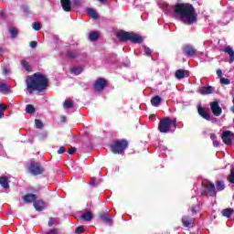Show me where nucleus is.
<instances>
[{
    "label": "nucleus",
    "instance_id": "obj_27",
    "mask_svg": "<svg viewBox=\"0 0 234 234\" xmlns=\"http://www.w3.org/2000/svg\"><path fill=\"white\" fill-rule=\"evenodd\" d=\"M23 199L27 203L34 202V200H36V195L30 194V195L24 196Z\"/></svg>",
    "mask_w": 234,
    "mask_h": 234
},
{
    "label": "nucleus",
    "instance_id": "obj_44",
    "mask_svg": "<svg viewBox=\"0 0 234 234\" xmlns=\"http://www.w3.org/2000/svg\"><path fill=\"white\" fill-rule=\"evenodd\" d=\"M30 47H31V48H36V47H37V42H36V41H31V42H30Z\"/></svg>",
    "mask_w": 234,
    "mask_h": 234
},
{
    "label": "nucleus",
    "instance_id": "obj_58",
    "mask_svg": "<svg viewBox=\"0 0 234 234\" xmlns=\"http://www.w3.org/2000/svg\"><path fill=\"white\" fill-rule=\"evenodd\" d=\"M100 3H105V0H99Z\"/></svg>",
    "mask_w": 234,
    "mask_h": 234
},
{
    "label": "nucleus",
    "instance_id": "obj_37",
    "mask_svg": "<svg viewBox=\"0 0 234 234\" xmlns=\"http://www.w3.org/2000/svg\"><path fill=\"white\" fill-rule=\"evenodd\" d=\"M32 27H33V29L34 30H41V24H39V23H37V22H36V23H33V25H32Z\"/></svg>",
    "mask_w": 234,
    "mask_h": 234
},
{
    "label": "nucleus",
    "instance_id": "obj_41",
    "mask_svg": "<svg viewBox=\"0 0 234 234\" xmlns=\"http://www.w3.org/2000/svg\"><path fill=\"white\" fill-rule=\"evenodd\" d=\"M55 222H56V218H49V221H48L49 228H52V226H54Z\"/></svg>",
    "mask_w": 234,
    "mask_h": 234
},
{
    "label": "nucleus",
    "instance_id": "obj_33",
    "mask_svg": "<svg viewBox=\"0 0 234 234\" xmlns=\"http://www.w3.org/2000/svg\"><path fill=\"white\" fill-rule=\"evenodd\" d=\"M228 181L230 184H234V167L232 169H230V174L228 176Z\"/></svg>",
    "mask_w": 234,
    "mask_h": 234
},
{
    "label": "nucleus",
    "instance_id": "obj_38",
    "mask_svg": "<svg viewBox=\"0 0 234 234\" xmlns=\"http://www.w3.org/2000/svg\"><path fill=\"white\" fill-rule=\"evenodd\" d=\"M220 83H222L223 85H229V83H231V81H229V79L221 78L220 79Z\"/></svg>",
    "mask_w": 234,
    "mask_h": 234
},
{
    "label": "nucleus",
    "instance_id": "obj_48",
    "mask_svg": "<svg viewBox=\"0 0 234 234\" xmlns=\"http://www.w3.org/2000/svg\"><path fill=\"white\" fill-rule=\"evenodd\" d=\"M6 109V105L5 104H0V111H3L5 112V110Z\"/></svg>",
    "mask_w": 234,
    "mask_h": 234
},
{
    "label": "nucleus",
    "instance_id": "obj_56",
    "mask_svg": "<svg viewBox=\"0 0 234 234\" xmlns=\"http://www.w3.org/2000/svg\"><path fill=\"white\" fill-rule=\"evenodd\" d=\"M67 118L65 116L61 117V122H66Z\"/></svg>",
    "mask_w": 234,
    "mask_h": 234
},
{
    "label": "nucleus",
    "instance_id": "obj_36",
    "mask_svg": "<svg viewBox=\"0 0 234 234\" xmlns=\"http://www.w3.org/2000/svg\"><path fill=\"white\" fill-rule=\"evenodd\" d=\"M37 129H43V122L40 120H35Z\"/></svg>",
    "mask_w": 234,
    "mask_h": 234
},
{
    "label": "nucleus",
    "instance_id": "obj_13",
    "mask_svg": "<svg viewBox=\"0 0 234 234\" xmlns=\"http://www.w3.org/2000/svg\"><path fill=\"white\" fill-rule=\"evenodd\" d=\"M197 112L199 116H202L204 118V120H207V122L211 121V117L209 116V113H207V111H206V109L203 108L202 106H199L197 108Z\"/></svg>",
    "mask_w": 234,
    "mask_h": 234
},
{
    "label": "nucleus",
    "instance_id": "obj_34",
    "mask_svg": "<svg viewBox=\"0 0 234 234\" xmlns=\"http://www.w3.org/2000/svg\"><path fill=\"white\" fill-rule=\"evenodd\" d=\"M0 92H8V86L5 83L0 82Z\"/></svg>",
    "mask_w": 234,
    "mask_h": 234
},
{
    "label": "nucleus",
    "instance_id": "obj_50",
    "mask_svg": "<svg viewBox=\"0 0 234 234\" xmlns=\"http://www.w3.org/2000/svg\"><path fill=\"white\" fill-rule=\"evenodd\" d=\"M210 138H211L212 142H215V140H217V135L216 134H211Z\"/></svg>",
    "mask_w": 234,
    "mask_h": 234
},
{
    "label": "nucleus",
    "instance_id": "obj_21",
    "mask_svg": "<svg viewBox=\"0 0 234 234\" xmlns=\"http://www.w3.org/2000/svg\"><path fill=\"white\" fill-rule=\"evenodd\" d=\"M233 208H225L221 211L222 216L226 217V218H231V215H233Z\"/></svg>",
    "mask_w": 234,
    "mask_h": 234
},
{
    "label": "nucleus",
    "instance_id": "obj_30",
    "mask_svg": "<svg viewBox=\"0 0 234 234\" xmlns=\"http://www.w3.org/2000/svg\"><path fill=\"white\" fill-rule=\"evenodd\" d=\"M83 72V68H72L71 73L75 74V76H80Z\"/></svg>",
    "mask_w": 234,
    "mask_h": 234
},
{
    "label": "nucleus",
    "instance_id": "obj_51",
    "mask_svg": "<svg viewBox=\"0 0 234 234\" xmlns=\"http://www.w3.org/2000/svg\"><path fill=\"white\" fill-rule=\"evenodd\" d=\"M74 5H81V0H73Z\"/></svg>",
    "mask_w": 234,
    "mask_h": 234
},
{
    "label": "nucleus",
    "instance_id": "obj_53",
    "mask_svg": "<svg viewBox=\"0 0 234 234\" xmlns=\"http://www.w3.org/2000/svg\"><path fill=\"white\" fill-rule=\"evenodd\" d=\"M9 72H10V70H9L8 69H4V74L6 75V74H8Z\"/></svg>",
    "mask_w": 234,
    "mask_h": 234
},
{
    "label": "nucleus",
    "instance_id": "obj_22",
    "mask_svg": "<svg viewBox=\"0 0 234 234\" xmlns=\"http://www.w3.org/2000/svg\"><path fill=\"white\" fill-rule=\"evenodd\" d=\"M0 186H2V187H4V189H8V187L10 186L8 185V177L0 176Z\"/></svg>",
    "mask_w": 234,
    "mask_h": 234
},
{
    "label": "nucleus",
    "instance_id": "obj_11",
    "mask_svg": "<svg viewBox=\"0 0 234 234\" xmlns=\"http://www.w3.org/2000/svg\"><path fill=\"white\" fill-rule=\"evenodd\" d=\"M107 87V80L105 79H98L94 83L95 90H103Z\"/></svg>",
    "mask_w": 234,
    "mask_h": 234
},
{
    "label": "nucleus",
    "instance_id": "obj_17",
    "mask_svg": "<svg viewBox=\"0 0 234 234\" xmlns=\"http://www.w3.org/2000/svg\"><path fill=\"white\" fill-rule=\"evenodd\" d=\"M34 207L37 209V211H43V209L47 207V203L43 200H37L34 203Z\"/></svg>",
    "mask_w": 234,
    "mask_h": 234
},
{
    "label": "nucleus",
    "instance_id": "obj_6",
    "mask_svg": "<svg viewBox=\"0 0 234 234\" xmlns=\"http://www.w3.org/2000/svg\"><path fill=\"white\" fill-rule=\"evenodd\" d=\"M182 52L186 58H195L198 50L191 44H185L182 47Z\"/></svg>",
    "mask_w": 234,
    "mask_h": 234
},
{
    "label": "nucleus",
    "instance_id": "obj_47",
    "mask_svg": "<svg viewBox=\"0 0 234 234\" xmlns=\"http://www.w3.org/2000/svg\"><path fill=\"white\" fill-rule=\"evenodd\" d=\"M46 234H58V229H51L50 231L47 232Z\"/></svg>",
    "mask_w": 234,
    "mask_h": 234
},
{
    "label": "nucleus",
    "instance_id": "obj_14",
    "mask_svg": "<svg viewBox=\"0 0 234 234\" xmlns=\"http://www.w3.org/2000/svg\"><path fill=\"white\" fill-rule=\"evenodd\" d=\"M176 78L177 80H184V78L186 76L188 78L189 71L186 69H177L175 74Z\"/></svg>",
    "mask_w": 234,
    "mask_h": 234
},
{
    "label": "nucleus",
    "instance_id": "obj_45",
    "mask_svg": "<svg viewBox=\"0 0 234 234\" xmlns=\"http://www.w3.org/2000/svg\"><path fill=\"white\" fill-rule=\"evenodd\" d=\"M213 145L214 147H218L220 145V142H218V140L216 139L213 141Z\"/></svg>",
    "mask_w": 234,
    "mask_h": 234
},
{
    "label": "nucleus",
    "instance_id": "obj_18",
    "mask_svg": "<svg viewBox=\"0 0 234 234\" xmlns=\"http://www.w3.org/2000/svg\"><path fill=\"white\" fill-rule=\"evenodd\" d=\"M60 3L62 5V8H63V10H65V12H70V10H72V5L70 4V0H60Z\"/></svg>",
    "mask_w": 234,
    "mask_h": 234
},
{
    "label": "nucleus",
    "instance_id": "obj_52",
    "mask_svg": "<svg viewBox=\"0 0 234 234\" xmlns=\"http://www.w3.org/2000/svg\"><path fill=\"white\" fill-rule=\"evenodd\" d=\"M191 211H192V213H194V214H197V208H196L195 207H192Z\"/></svg>",
    "mask_w": 234,
    "mask_h": 234
},
{
    "label": "nucleus",
    "instance_id": "obj_23",
    "mask_svg": "<svg viewBox=\"0 0 234 234\" xmlns=\"http://www.w3.org/2000/svg\"><path fill=\"white\" fill-rule=\"evenodd\" d=\"M80 218L86 222H89L92 220V213H90V211H86L85 213L81 214Z\"/></svg>",
    "mask_w": 234,
    "mask_h": 234
},
{
    "label": "nucleus",
    "instance_id": "obj_55",
    "mask_svg": "<svg viewBox=\"0 0 234 234\" xmlns=\"http://www.w3.org/2000/svg\"><path fill=\"white\" fill-rule=\"evenodd\" d=\"M90 185H91V186H96V182H94V179H91Z\"/></svg>",
    "mask_w": 234,
    "mask_h": 234
},
{
    "label": "nucleus",
    "instance_id": "obj_2",
    "mask_svg": "<svg viewBox=\"0 0 234 234\" xmlns=\"http://www.w3.org/2000/svg\"><path fill=\"white\" fill-rule=\"evenodd\" d=\"M26 83L27 92L33 94L34 90H37L38 92L45 90V89L48 87V79L41 73H35L34 75L27 77Z\"/></svg>",
    "mask_w": 234,
    "mask_h": 234
},
{
    "label": "nucleus",
    "instance_id": "obj_20",
    "mask_svg": "<svg viewBox=\"0 0 234 234\" xmlns=\"http://www.w3.org/2000/svg\"><path fill=\"white\" fill-rule=\"evenodd\" d=\"M160 103H162V98L160 96L156 95L151 99V104L154 107H158V105H160Z\"/></svg>",
    "mask_w": 234,
    "mask_h": 234
},
{
    "label": "nucleus",
    "instance_id": "obj_5",
    "mask_svg": "<svg viewBox=\"0 0 234 234\" xmlns=\"http://www.w3.org/2000/svg\"><path fill=\"white\" fill-rule=\"evenodd\" d=\"M27 169L29 173H31V175H34L35 176H37V175H43V171H45V169H43V166H41L39 163L34 161H30L28 163Z\"/></svg>",
    "mask_w": 234,
    "mask_h": 234
},
{
    "label": "nucleus",
    "instance_id": "obj_57",
    "mask_svg": "<svg viewBox=\"0 0 234 234\" xmlns=\"http://www.w3.org/2000/svg\"><path fill=\"white\" fill-rule=\"evenodd\" d=\"M231 112L234 114V106L231 108Z\"/></svg>",
    "mask_w": 234,
    "mask_h": 234
},
{
    "label": "nucleus",
    "instance_id": "obj_35",
    "mask_svg": "<svg viewBox=\"0 0 234 234\" xmlns=\"http://www.w3.org/2000/svg\"><path fill=\"white\" fill-rule=\"evenodd\" d=\"M63 105L65 109H72L74 104L71 102V101H65Z\"/></svg>",
    "mask_w": 234,
    "mask_h": 234
},
{
    "label": "nucleus",
    "instance_id": "obj_7",
    "mask_svg": "<svg viewBox=\"0 0 234 234\" xmlns=\"http://www.w3.org/2000/svg\"><path fill=\"white\" fill-rule=\"evenodd\" d=\"M201 195L209 196V197H217V188H215V184L208 183L205 186V189L201 191Z\"/></svg>",
    "mask_w": 234,
    "mask_h": 234
},
{
    "label": "nucleus",
    "instance_id": "obj_1",
    "mask_svg": "<svg viewBox=\"0 0 234 234\" xmlns=\"http://www.w3.org/2000/svg\"><path fill=\"white\" fill-rule=\"evenodd\" d=\"M174 12L180 16V21H182L184 25L191 26L198 21V14H197V10L191 4H176L174 6Z\"/></svg>",
    "mask_w": 234,
    "mask_h": 234
},
{
    "label": "nucleus",
    "instance_id": "obj_12",
    "mask_svg": "<svg viewBox=\"0 0 234 234\" xmlns=\"http://www.w3.org/2000/svg\"><path fill=\"white\" fill-rule=\"evenodd\" d=\"M213 90H215V89L212 86H203L199 88L198 92L202 96H206L207 94H213Z\"/></svg>",
    "mask_w": 234,
    "mask_h": 234
},
{
    "label": "nucleus",
    "instance_id": "obj_29",
    "mask_svg": "<svg viewBox=\"0 0 234 234\" xmlns=\"http://www.w3.org/2000/svg\"><path fill=\"white\" fill-rule=\"evenodd\" d=\"M9 33L11 34V37L14 39L17 37V34L19 33V31L16 27H10Z\"/></svg>",
    "mask_w": 234,
    "mask_h": 234
},
{
    "label": "nucleus",
    "instance_id": "obj_28",
    "mask_svg": "<svg viewBox=\"0 0 234 234\" xmlns=\"http://www.w3.org/2000/svg\"><path fill=\"white\" fill-rule=\"evenodd\" d=\"M21 65L27 72L32 70V67H30V64H28V61L27 60H21Z\"/></svg>",
    "mask_w": 234,
    "mask_h": 234
},
{
    "label": "nucleus",
    "instance_id": "obj_25",
    "mask_svg": "<svg viewBox=\"0 0 234 234\" xmlns=\"http://www.w3.org/2000/svg\"><path fill=\"white\" fill-rule=\"evenodd\" d=\"M98 37H100V33L98 31H93L89 34L90 41H97Z\"/></svg>",
    "mask_w": 234,
    "mask_h": 234
},
{
    "label": "nucleus",
    "instance_id": "obj_15",
    "mask_svg": "<svg viewBox=\"0 0 234 234\" xmlns=\"http://www.w3.org/2000/svg\"><path fill=\"white\" fill-rule=\"evenodd\" d=\"M193 222H195V218H191V216H184L182 218V224L185 228H189Z\"/></svg>",
    "mask_w": 234,
    "mask_h": 234
},
{
    "label": "nucleus",
    "instance_id": "obj_32",
    "mask_svg": "<svg viewBox=\"0 0 234 234\" xmlns=\"http://www.w3.org/2000/svg\"><path fill=\"white\" fill-rule=\"evenodd\" d=\"M26 112H28V114H34L36 112V108L32 104H29L26 107Z\"/></svg>",
    "mask_w": 234,
    "mask_h": 234
},
{
    "label": "nucleus",
    "instance_id": "obj_3",
    "mask_svg": "<svg viewBox=\"0 0 234 234\" xmlns=\"http://www.w3.org/2000/svg\"><path fill=\"white\" fill-rule=\"evenodd\" d=\"M118 39L121 43H126L127 41H130L133 45H142L144 43V37L141 35L122 29L118 31Z\"/></svg>",
    "mask_w": 234,
    "mask_h": 234
},
{
    "label": "nucleus",
    "instance_id": "obj_59",
    "mask_svg": "<svg viewBox=\"0 0 234 234\" xmlns=\"http://www.w3.org/2000/svg\"><path fill=\"white\" fill-rule=\"evenodd\" d=\"M120 112H123V108H120Z\"/></svg>",
    "mask_w": 234,
    "mask_h": 234
},
{
    "label": "nucleus",
    "instance_id": "obj_39",
    "mask_svg": "<svg viewBox=\"0 0 234 234\" xmlns=\"http://www.w3.org/2000/svg\"><path fill=\"white\" fill-rule=\"evenodd\" d=\"M144 54H145V56H148V57H149V56H152L153 50H151V48L145 47V48H144Z\"/></svg>",
    "mask_w": 234,
    "mask_h": 234
},
{
    "label": "nucleus",
    "instance_id": "obj_46",
    "mask_svg": "<svg viewBox=\"0 0 234 234\" xmlns=\"http://www.w3.org/2000/svg\"><path fill=\"white\" fill-rule=\"evenodd\" d=\"M63 153H65V148L63 146H61L58 150V154H63Z\"/></svg>",
    "mask_w": 234,
    "mask_h": 234
},
{
    "label": "nucleus",
    "instance_id": "obj_9",
    "mask_svg": "<svg viewBox=\"0 0 234 234\" xmlns=\"http://www.w3.org/2000/svg\"><path fill=\"white\" fill-rule=\"evenodd\" d=\"M129 148V141L121 139L118 141V154H123V152Z\"/></svg>",
    "mask_w": 234,
    "mask_h": 234
},
{
    "label": "nucleus",
    "instance_id": "obj_40",
    "mask_svg": "<svg viewBox=\"0 0 234 234\" xmlns=\"http://www.w3.org/2000/svg\"><path fill=\"white\" fill-rule=\"evenodd\" d=\"M83 231H85V229L83 228V226L78 227L75 230V232L78 234H81V233H83Z\"/></svg>",
    "mask_w": 234,
    "mask_h": 234
},
{
    "label": "nucleus",
    "instance_id": "obj_42",
    "mask_svg": "<svg viewBox=\"0 0 234 234\" xmlns=\"http://www.w3.org/2000/svg\"><path fill=\"white\" fill-rule=\"evenodd\" d=\"M68 57H69V58H77V57H78V54H76V53H74V52L69 51V52H68Z\"/></svg>",
    "mask_w": 234,
    "mask_h": 234
},
{
    "label": "nucleus",
    "instance_id": "obj_31",
    "mask_svg": "<svg viewBox=\"0 0 234 234\" xmlns=\"http://www.w3.org/2000/svg\"><path fill=\"white\" fill-rule=\"evenodd\" d=\"M111 151L112 153H114V154H118V141H115L111 144Z\"/></svg>",
    "mask_w": 234,
    "mask_h": 234
},
{
    "label": "nucleus",
    "instance_id": "obj_10",
    "mask_svg": "<svg viewBox=\"0 0 234 234\" xmlns=\"http://www.w3.org/2000/svg\"><path fill=\"white\" fill-rule=\"evenodd\" d=\"M210 109L214 116H220V114H222V108H220L217 101L210 103Z\"/></svg>",
    "mask_w": 234,
    "mask_h": 234
},
{
    "label": "nucleus",
    "instance_id": "obj_16",
    "mask_svg": "<svg viewBox=\"0 0 234 234\" xmlns=\"http://www.w3.org/2000/svg\"><path fill=\"white\" fill-rule=\"evenodd\" d=\"M223 52H225V54H229V63H233L234 61V51H233V48L228 46L223 49Z\"/></svg>",
    "mask_w": 234,
    "mask_h": 234
},
{
    "label": "nucleus",
    "instance_id": "obj_4",
    "mask_svg": "<svg viewBox=\"0 0 234 234\" xmlns=\"http://www.w3.org/2000/svg\"><path fill=\"white\" fill-rule=\"evenodd\" d=\"M177 127L178 122L176 119H170L169 117L161 119L158 123V131L164 134H167V133H175V129Z\"/></svg>",
    "mask_w": 234,
    "mask_h": 234
},
{
    "label": "nucleus",
    "instance_id": "obj_49",
    "mask_svg": "<svg viewBox=\"0 0 234 234\" xmlns=\"http://www.w3.org/2000/svg\"><path fill=\"white\" fill-rule=\"evenodd\" d=\"M217 75L218 76V78H221V76H222V70H221V69H218V70H217Z\"/></svg>",
    "mask_w": 234,
    "mask_h": 234
},
{
    "label": "nucleus",
    "instance_id": "obj_8",
    "mask_svg": "<svg viewBox=\"0 0 234 234\" xmlns=\"http://www.w3.org/2000/svg\"><path fill=\"white\" fill-rule=\"evenodd\" d=\"M221 140L225 145H231L234 140V133L231 131H224L221 134Z\"/></svg>",
    "mask_w": 234,
    "mask_h": 234
},
{
    "label": "nucleus",
    "instance_id": "obj_54",
    "mask_svg": "<svg viewBox=\"0 0 234 234\" xmlns=\"http://www.w3.org/2000/svg\"><path fill=\"white\" fill-rule=\"evenodd\" d=\"M3 116H5V112L0 110V118H3Z\"/></svg>",
    "mask_w": 234,
    "mask_h": 234
},
{
    "label": "nucleus",
    "instance_id": "obj_24",
    "mask_svg": "<svg viewBox=\"0 0 234 234\" xmlns=\"http://www.w3.org/2000/svg\"><path fill=\"white\" fill-rule=\"evenodd\" d=\"M216 187H217V191H224V189H226V185L224 184V181L218 180L216 182Z\"/></svg>",
    "mask_w": 234,
    "mask_h": 234
},
{
    "label": "nucleus",
    "instance_id": "obj_43",
    "mask_svg": "<svg viewBox=\"0 0 234 234\" xmlns=\"http://www.w3.org/2000/svg\"><path fill=\"white\" fill-rule=\"evenodd\" d=\"M69 154H74L76 153V147H71L68 151Z\"/></svg>",
    "mask_w": 234,
    "mask_h": 234
},
{
    "label": "nucleus",
    "instance_id": "obj_19",
    "mask_svg": "<svg viewBox=\"0 0 234 234\" xmlns=\"http://www.w3.org/2000/svg\"><path fill=\"white\" fill-rule=\"evenodd\" d=\"M100 218L102 220V222H106V224H109L110 226L112 224V219L107 213L101 214Z\"/></svg>",
    "mask_w": 234,
    "mask_h": 234
},
{
    "label": "nucleus",
    "instance_id": "obj_26",
    "mask_svg": "<svg viewBox=\"0 0 234 234\" xmlns=\"http://www.w3.org/2000/svg\"><path fill=\"white\" fill-rule=\"evenodd\" d=\"M87 14L91 17L92 19H98V13L92 8H88L87 9Z\"/></svg>",
    "mask_w": 234,
    "mask_h": 234
},
{
    "label": "nucleus",
    "instance_id": "obj_60",
    "mask_svg": "<svg viewBox=\"0 0 234 234\" xmlns=\"http://www.w3.org/2000/svg\"><path fill=\"white\" fill-rule=\"evenodd\" d=\"M1 52H3V49L0 48V54H1Z\"/></svg>",
    "mask_w": 234,
    "mask_h": 234
}]
</instances>
